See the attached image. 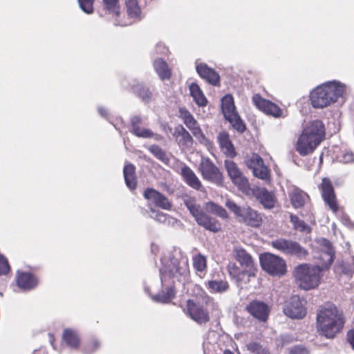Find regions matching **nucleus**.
Instances as JSON below:
<instances>
[{"mask_svg": "<svg viewBox=\"0 0 354 354\" xmlns=\"http://www.w3.org/2000/svg\"><path fill=\"white\" fill-rule=\"evenodd\" d=\"M196 71L201 78L213 86H218L220 76L213 68L209 67L205 63H200L196 66Z\"/></svg>", "mask_w": 354, "mask_h": 354, "instance_id": "aec40b11", "label": "nucleus"}, {"mask_svg": "<svg viewBox=\"0 0 354 354\" xmlns=\"http://www.w3.org/2000/svg\"><path fill=\"white\" fill-rule=\"evenodd\" d=\"M162 268L160 269V279L162 286L178 281L185 283L189 279V267L188 258L180 250H174L167 256L161 259Z\"/></svg>", "mask_w": 354, "mask_h": 354, "instance_id": "f03ea898", "label": "nucleus"}, {"mask_svg": "<svg viewBox=\"0 0 354 354\" xmlns=\"http://www.w3.org/2000/svg\"><path fill=\"white\" fill-rule=\"evenodd\" d=\"M136 167L133 164L126 165L123 169L124 177L127 186L131 190L135 189L137 185L135 176Z\"/></svg>", "mask_w": 354, "mask_h": 354, "instance_id": "473e14b6", "label": "nucleus"}, {"mask_svg": "<svg viewBox=\"0 0 354 354\" xmlns=\"http://www.w3.org/2000/svg\"><path fill=\"white\" fill-rule=\"evenodd\" d=\"M207 290L211 293H223L228 290L230 286L226 280H209L205 283Z\"/></svg>", "mask_w": 354, "mask_h": 354, "instance_id": "7c9ffc66", "label": "nucleus"}, {"mask_svg": "<svg viewBox=\"0 0 354 354\" xmlns=\"http://www.w3.org/2000/svg\"><path fill=\"white\" fill-rule=\"evenodd\" d=\"M187 127L189 129L193 135L196 138L203 137V132L200 129L196 120L192 117L188 120L184 122Z\"/></svg>", "mask_w": 354, "mask_h": 354, "instance_id": "37998d69", "label": "nucleus"}, {"mask_svg": "<svg viewBox=\"0 0 354 354\" xmlns=\"http://www.w3.org/2000/svg\"><path fill=\"white\" fill-rule=\"evenodd\" d=\"M185 205L198 225L212 232L221 230V224L219 221L205 212L194 199L185 200Z\"/></svg>", "mask_w": 354, "mask_h": 354, "instance_id": "39448f33", "label": "nucleus"}, {"mask_svg": "<svg viewBox=\"0 0 354 354\" xmlns=\"http://www.w3.org/2000/svg\"><path fill=\"white\" fill-rule=\"evenodd\" d=\"M205 209L207 212L215 214L222 218H227L228 217L226 210L214 202L206 203Z\"/></svg>", "mask_w": 354, "mask_h": 354, "instance_id": "58836bf2", "label": "nucleus"}, {"mask_svg": "<svg viewBox=\"0 0 354 354\" xmlns=\"http://www.w3.org/2000/svg\"><path fill=\"white\" fill-rule=\"evenodd\" d=\"M198 169L204 180L216 185L223 183V175L220 169L209 158H202Z\"/></svg>", "mask_w": 354, "mask_h": 354, "instance_id": "1a4fd4ad", "label": "nucleus"}, {"mask_svg": "<svg viewBox=\"0 0 354 354\" xmlns=\"http://www.w3.org/2000/svg\"><path fill=\"white\" fill-rule=\"evenodd\" d=\"M344 323L343 315L334 305L322 307L317 310V330L322 336L334 338L343 329Z\"/></svg>", "mask_w": 354, "mask_h": 354, "instance_id": "7ed1b4c3", "label": "nucleus"}, {"mask_svg": "<svg viewBox=\"0 0 354 354\" xmlns=\"http://www.w3.org/2000/svg\"><path fill=\"white\" fill-rule=\"evenodd\" d=\"M223 354H234V353L231 351H230V350H225L223 352Z\"/></svg>", "mask_w": 354, "mask_h": 354, "instance_id": "774afa93", "label": "nucleus"}, {"mask_svg": "<svg viewBox=\"0 0 354 354\" xmlns=\"http://www.w3.org/2000/svg\"><path fill=\"white\" fill-rule=\"evenodd\" d=\"M173 136L181 147H188L192 145L193 139L191 135L182 125H179L174 129Z\"/></svg>", "mask_w": 354, "mask_h": 354, "instance_id": "cd10ccee", "label": "nucleus"}, {"mask_svg": "<svg viewBox=\"0 0 354 354\" xmlns=\"http://www.w3.org/2000/svg\"><path fill=\"white\" fill-rule=\"evenodd\" d=\"M254 273L252 269L245 270L241 272L238 277H236L234 280L238 286H241L243 283H247L250 281V277H254Z\"/></svg>", "mask_w": 354, "mask_h": 354, "instance_id": "c03bdc74", "label": "nucleus"}, {"mask_svg": "<svg viewBox=\"0 0 354 354\" xmlns=\"http://www.w3.org/2000/svg\"><path fill=\"white\" fill-rule=\"evenodd\" d=\"M342 272L347 275H351L354 272V257L353 263L349 265H343Z\"/></svg>", "mask_w": 354, "mask_h": 354, "instance_id": "13d9d810", "label": "nucleus"}, {"mask_svg": "<svg viewBox=\"0 0 354 354\" xmlns=\"http://www.w3.org/2000/svg\"><path fill=\"white\" fill-rule=\"evenodd\" d=\"M98 112L102 117L107 118L108 113L107 111L104 107H98Z\"/></svg>", "mask_w": 354, "mask_h": 354, "instance_id": "0e129e2a", "label": "nucleus"}, {"mask_svg": "<svg viewBox=\"0 0 354 354\" xmlns=\"http://www.w3.org/2000/svg\"><path fill=\"white\" fill-rule=\"evenodd\" d=\"M227 272L230 276V277L234 279L236 277L243 272L239 266H236L235 263H230L227 267Z\"/></svg>", "mask_w": 354, "mask_h": 354, "instance_id": "864d4df0", "label": "nucleus"}, {"mask_svg": "<svg viewBox=\"0 0 354 354\" xmlns=\"http://www.w3.org/2000/svg\"><path fill=\"white\" fill-rule=\"evenodd\" d=\"M318 243L322 250L320 256V259L323 261L322 268L319 266L303 263L297 266L294 270V276L297 283L301 288L306 290L318 286L322 277V269H328L334 261L335 252L331 243L323 238L320 239Z\"/></svg>", "mask_w": 354, "mask_h": 354, "instance_id": "f257e3e1", "label": "nucleus"}, {"mask_svg": "<svg viewBox=\"0 0 354 354\" xmlns=\"http://www.w3.org/2000/svg\"><path fill=\"white\" fill-rule=\"evenodd\" d=\"M246 310L251 315L261 322H266L270 313L268 305L257 300L248 304Z\"/></svg>", "mask_w": 354, "mask_h": 354, "instance_id": "f3484780", "label": "nucleus"}, {"mask_svg": "<svg viewBox=\"0 0 354 354\" xmlns=\"http://www.w3.org/2000/svg\"><path fill=\"white\" fill-rule=\"evenodd\" d=\"M143 196L149 203H152L156 207L165 210H169L171 208L172 205L169 199L162 193L153 188H147Z\"/></svg>", "mask_w": 354, "mask_h": 354, "instance_id": "2eb2a0df", "label": "nucleus"}, {"mask_svg": "<svg viewBox=\"0 0 354 354\" xmlns=\"http://www.w3.org/2000/svg\"><path fill=\"white\" fill-rule=\"evenodd\" d=\"M263 162V159L257 153H253L250 157L248 158L246 160L247 166L254 170L257 167H260L262 165Z\"/></svg>", "mask_w": 354, "mask_h": 354, "instance_id": "a18cd8bd", "label": "nucleus"}, {"mask_svg": "<svg viewBox=\"0 0 354 354\" xmlns=\"http://www.w3.org/2000/svg\"><path fill=\"white\" fill-rule=\"evenodd\" d=\"M103 9L108 15H111L116 18L119 17L120 6L119 0H102Z\"/></svg>", "mask_w": 354, "mask_h": 354, "instance_id": "72a5a7b5", "label": "nucleus"}, {"mask_svg": "<svg viewBox=\"0 0 354 354\" xmlns=\"http://www.w3.org/2000/svg\"><path fill=\"white\" fill-rule=\"evenodd\" d=\"M225 205L234 213L239 222L254 227L261 225L262 221L261 215L250 207L247 205L239 206L230 199L226 200Z\"/></svg>", "mask_w": 354, "mask_h": 354, "instance_id": "423d86ee", "label": "nucleus"}, {"mask_svg": "<svg viewBox=\"0 0 354 354\" xmlns=\"http://www.w3.org/2000/svg\"><path fill=\"white\" fill-rule=\"evenodd\" d=\"M156 52L158 53H166L167 52V48L163 44H158L156 47Z\"/></svg>", "mask_w": 354, "mask_h": 354, "instance_id": "e2e57ef3", "label": "nucleus"}, {"mask_svg": "<svg viewBox=\"0 0 354 354\" xmlns=\"http://www.w3.org/2000/svg\"><path fill=\"white\" fill-rule=\"evenodd\" d=\"M272 246L281 252L299 259H304L308 255L307 250L297 241L286 239H277L272 241Z\"/></svg>", "mask_w": 354, "mask_h": 354, "instance_id": "6e6552de", "label": "nucleus"}, {"mask_svg": "<svg viewBox=\"0 0 354 354\" xmlns=\"http://www.w3.org/2000/svg\"><path fill=\"white\" fill-rule=\"evenodd\" d=\"M321 187L324 201L333 212H336L338 209V206L336 203L333 187L330 180L324 178Z\"/></svg>", "mask_w": 354, "mask_h": 354, "instance_id": "6ab92c4d", "label": "nucleus"}, {"mask_svg": "<svg viewBox=\"0 0 354 354\" xmlns=\"http://www.w3.org/2000/svg\"><path fill=\"white\" fill-rule=\"evenodd\" d=\"M149 216L151 218H153L159 223H165L167 218V214L161 212L156 211L153 208H151V214Z\"/></svg>", "mask_w": 354, "mask_h": 354, "instance_id": "603ef678", "label": "nucleus"}, {"mask_svg": "<svg viewBox=\"0 0 354 354\" xmlns=\"http://www.w3.org/2000/svg\"><path fill=\"white\" fill-rule=\"evenodd\" d=\"M253 174L262 180H267L269 178V170L267 167L265 166L264 163H262V165L260 167H257L254 170H252Z\"/></svg>", "mask_w": 354, "mask_h": 354, "instance_id": "49530a36", "label": "nucleus"}, {"mask_svg": "<svg viewBox=\"0 0 354 354\" xmlns=\"http://www.w3.org/2000/svg\"><path fill=\"white\" fill-rule=\"evenodd\" d=\"M290 219L293 225L294 229L296 230L305 233H310L311 232V227L304 221L300 220L296 215L290 214Z\"/></svg>", "mask_w": 354, "mask_h": 354, "instance_id": "ea45409f", "label": "nucleus"}, {"mask_svg": "<svg viewBox=\"0 0 354 354\" xmlns=\"http://www.w3.org/2000/svg\"><path fill=\"white\" fill-rule=\"evenodd\" d=\"M17 286L22 290H30L35 288L38 283V280L35 275L30 272H17Z\"/></svg>", "mask_w": 354, "mask_h": 354, "instance_id": "4be33fe9", "label": "nucleus"}, {"mask_svg": "<svg viewBox=\"0 0 354 354\" xmlns=\"http://www.w3.org/2000/svg\"><path fill=\"white\" fill-rule=\"evenodd\" d=\"M174 297V289L171 286L167 287L166 292L162 291V292L153 295L152 299L158 303L167 304Z\"/></svg>", "mask_w": 354, "mask_h": 354, "instance_id": "c9c22d12", "label": "nucleus"}, {"mask_svg": "<svg viewBox=\"0 0 354 354\" xmlns=\"http://www.w3.org/2000/svg\"><path fill=\"white\" fill-rule=\"evenodd\" d=\"M294 341V337L290 335H282L278 339V345L285 346Z\"/></svg>", "mask_w": 354, "mask_h": 354, "instance_id": "6e6d98bb", "label": "nucleus"}, {"mask_svg": "<svg viewBox=\"0 0 354 354\" xmlns=\"http://www.w3.org/2000/svg\"><path fill=\"white\" fill-rule=\"evenodd\" d=\"M80 8L86 14H92L94 11V0H77Z\"/></svg>", "mask_w": 354, "mask_h": 354, "instance_id": "de8ad7c7", "label": "nucleus"}, {"mask_svg": "<svg viewBox=\"0 0 354 354\" xmlns=\"http://www.w3.org/2000/svg\"><path fill=\"white\" fill-rule=\"evenodd\" d=\"M319 143L301 133L296 143V151L302 156L312 153Z\"/></svg>", "mask_w": 354, "mask_h": 354, "instance_id": "a211bd4d", "label": "nucleus"}, {"mask_svg": "<svg viewBox=\"0 0 354 354\" xmlns=\"http://www.w3.org/2000/svg\"><path fill=\"white\" fill-rule=\"evenodd\" d=\"M133 91L136 94L145 102L148 103L151 101L152 93L149 88L142 84H138L134 86Z\"/></svg>", "mask_w": 354, "mask_h": 354, "instance_id": "e433bc0d", "label": "nucleus"}, {"mask_svg": "<svg viewBox=\"0 0 354 354\" xmlns=\"http://www.w3.org/2000/svg\"><path fill=\"white\" fill-rule=\"evenodd\" d=\"M193 267L199 272H203L207 269V259L206 257L198 253L192 257Z\"/></svg>", "mask_w": 354, "mask_h": 354, "instance_id": "a19ab883", "label": "nucleus"}, {"mask_svg": "<svg viewBox=\"0 0 354 354\" xmlns=\"http://www.w3.org/2000/svg\"><path fill=\"white\" fill-rule=\"evenodd\" d=\"M142 118L139 115H134L131 118V132L138 138H151L154 133L149 129L141 127Z\"/></svg>", "mask_w": 354, "mask_h": 354, "instance_id": "412c9836", "label": "nucleus"}, {"mask_svg": "<svg viewBox=\"0 0 354 354\" xmlns=\"http://www.w3.org/2000/svg\"><path fill=\"white\" fill-rule=\"evenodd\" d=\"M248 348L250 351L254 354H270L268 349L263 347L261 344L257 342H251L248 345Z\"/></svg>", "mask_w": 354, "mask_h": 354, "instance_id": "8fccbe9b", "label": "nucleus"}, {"mask_svg": "<svg viewBox=\"0 0 354 354\" xmlns=\"http://www.w3.org/2000/svg\"><path fill=\"white\" fill-rule=\"evenodd\" d=\"M254 104L261 111L274 118L282 116V110L274 103L263 99L259 94H255L252 97Z\"/></svg>", "mask_w": 354, "mask_h": 354, "instance_id": "4468645a", "label": "nucleus"}, {"mask_svg": "<svg viewBox=\"0 0 354 354\" xmlns=\"http://www.w3.org/2000/svg\"><path fill=\"white\" fill-rule=\"evenodd\" d=\"M153 138H154V139L156 140H161L162 138V137L160 135H158V134H156V133H154V136H153Z\"/></svg>", "mask_w": 354, "mask_h": 354, "instance_id": "69168bd1", "label": "nucleus"}, {"mask_svg": "<svg viewBox=\"0 0 354 354\" xmlns=\"http://www.w3.org/2000/svg\"><path fill=\"white\" fill-rule=\"evenodd\" d=\"M115 128L120 131V127L118 124H113Z\"/></svg>", "mask_w": 354, "mask_h": 354, "instance_id": "338daca9", "label": "nucleus"}, {"mask_svg": "<svg viewBox=\"0 0 354 354\" xmlns=\"http://www.w3.org/2000/svg\"><path fill=\"white\" fill-rule=\"evenodd\" d=\"M341 221H342V223L344 225H345L346 226H347L348 227H349V228L354 227V223L351 221L350 218L347 215L343 214L341 218Z\"/></svg>", "mask_w": 354, "mask_h": 354, "instance_id": "052dcab7", "label": "nucleus"}, {"mask_svg": "<svg viewBox=\"0 0 354 354\" xmlns=\"http://www.w3.org/2000/svg\"><path fill=\"white\" fill-rule=\"evenodd\" d=\"M340 162L349 164L354 162V153L350 150L342 151L338 157Z\"/></svg>", "mask_w": 354, "mask_h": 354, "instance_id": "3c124183", "label": "nucleus"}, {"mask_svg": "<svg viewBox=\"0 0 354 354\" xmlns=\"http://www.w3.org/2000/svg\"><path fill=\"white\" fill-rule=\"evenodd\" d=\"M62 339L71 348L77 349L80 346V336L77 331L74 329H64L62 333Z\"/></svg>", "mask_w": 354, "mask_h": 354, "instance_id": "c85d7f7f", "label": "nucleus"}, {"mask_svg": "<svg viewBox=\"0 0 354 354\" xmlns=\"http://www.w3.org/2000/svg\"><path fill=\"white\" fill-rule=\"evenodd\" d=\"M302 133L312 140H315L318 143L324 140L325 136V128L322 121L316 120L311 121L306 126Z\"/></svg>", "mask_w": 354, "mask_h": 354, "instance_id": "dca6fc26", "label": "nucleus"}, {"mask_svg": "<svg viewBox=\"0 0 354 354\" xmlns=\"http://www.w3.org/2000/svg\"><path fill=\"white\" fill-rule=\"evenodd\" d=\"M290 203L295 208H301L309 200L308 195L297 187H293L289 193Z\"/></svg>", "mask_w": 354, "mask_h": 354, "instance_id": "a878e982", "label": "nucleus"}, {"mask_svg": "<svg viewBox=\"0 0 354 354\" xmlns=\"http://www.w3.org/2000/svg\"><path fill=\"white\" fill-rule=\"evenodd\" d=\"M149 151L159 160L165 165H169L170 159L167 153L157 145H152Z\"/></svg>", "mask_w": 354, "mask_h": 354, "instance_id": "4c0bfd02", "label": "nucleus"}, {"mask_svg": "<svg viewBox=\"0 0 354 354\" xmlns=\"http://www.w3.org/2000/svg\"><path fill=\"white\" fill-rule=\"evenodd\" d=\"M221 109L225 119L237 113L232 95H226L222 98Z\"/></svg>", "mask_w": 354, "mask_h": 354, "instance_id": "2f4dec72", "label": "nucleus"}, {"mask_svg": "<svg viewBox=\"0 0 354 354\" xmlns=\"http://www.w3.org/2000/svg\"><path fill=\"white\" fill-rule=\"evenodd\" d=\"M125 3L128 18L124 20L115 18L114 21L115 26H129L134 21L141 19L142 11L138 0H125Z\"/></svg>", "mask_w": 354, "mask_h": 354, "instance_id": "9d476101", "label": "nucleus"}, {"mask_svg": "<svg viewBox=\"0 0 354 354\" xmlns=\"http://www.w3.org/2000/svg\"><path fill=\"white\" fill-rule=\"evenodd\" d=\"M100 346V342L96 338L91 339L84 346V353L91 354L97 351Z\"/></svg>", "mask_w": 354, "mask_h": 354, "instance_id": "09e8293b", "label": "nucleus"}, {"mask_svg": "<svg viewBox=\"0 0 354 354\" xmlns=\"http://www.w3.org/2000/svg\"><path fill=\"white\" fill-rule=\"evenodd\" d=\"M347 341L351 346L352 348L354 350V330H350L348 331L347 335Z\"/></svg>", "mask_w": 354, "mask_h": 354, "instance_id": "680f3d73", "label": "nucleus"}, {"mask_svg": "<svg viewBox=\"0 0 354 354\" xmlns=\"http://www.w3.org/2000/svg\"><path fill=\"white\" fill-rule=\"evenodd\" d=\"M257 200L267 209L274 207L276 199L274 194L268 191L266 188H259L254 192Z\"/></svg>", "mask_w": 354, "mask_h": 354, "instance_id": "393cba45", "label": "nucleus"}, {"mask_svg": "<svg viewBox=\"0 0 354 354\" xmlns=\"http://www.w3.org/2000/svg\"><path fill=\"white\" fill-rule=\"evenodd\" d=\"M232 253L235 259L241 266L252 269L254 266V260L252 256L243 248L234 246Z\"/></svg>", "mask_w": 354, "mask_h": 354, "instance_id": "5701e85b", "label": "nucleus"}, {"mask_svg": "<svg viewBox=\"0 0 354 354\" xmlns=\"http://www.w3.org/2000/svg\"><path fill=\"white\" fill-rule=\"evenodd\" d=\"M226 120L232 124L234 129L240 133H243L246 129L245 123L241 119L238 113L226 118Z\"/></svg>", "mask_w": 354, "mask_h": 354, "instance_id": "79ce46f5", "label": "nucleus"}, {"mask_svg": "<svg viewBox=\"0 0 354 354\" xmlns=\"http://www.w3.org/2000/svg\"><path fill=\"white\" fill-rule=\"evenodd\" d=\"M224 165L232 183L241 189L246 188L248 185V179L244 176L237 165L231 160H225Z\"/></svg>", "mask_w": 354, "mask_h": 354, "instance_id": "f8f14e48", "label": "nucleus"}, {"mask_svg": "<svg viewBox=\"0 0 354 354\" xmlns=\"http://www.w3.org/2000/svg\"><path fill=\"white\" fill-rule=\"evenodd\" d=\"M10 271V266L7 259L0 254V275L6 274Z\"/></svg>", "mask_w": 354, "mask_h": 354, "instance_id": "5fc2aeb1", "label": "nucleus"}, {"mask_svg": "<svg viewBox=\"0 0 354 354\" xmlns=\"http://www.w3.org/2000/svg\"><path fill=\"white\" fill-rule=\"evenodd\" d=\"M153 66L162 80L169 79L170 77L171 71L169 70L167 63L162 59H156L153 62Z\"/></svg>", "mask_w": 354, "mask_h": 354, "instance_id": "f704fd0d", "label": "nucleus"}, {"mask_svg": "<svg viewBox=\"0 0 354 354\" xmlns=\"http://www.w3.org/2000/svg\"><path fill=\"white\" fill-rule=\"evenodd\" d=\"M285 315L292 319H301L306 315V310L299 296H292L283 308Z\"/></svg>", "mask_w": 354, "mask_h": 354, "instance_id": "ddd939ff", "label": "nucleus"}, {"mask_svg": "<svg viewBox=\"0 0 354 354\" xmlns=\"http://www.w3.org/2000/svg\"><path fill=\"white\" fill-rule=\"evenodd\" d=\"M189 88L190 95L196 104L198 106H205L207 104V100L199 86L196 83H192Z\"/></svg>", "mask_w": 354, "mask_h": 354, "instance_id": "c756f323", "label": "nucleus"}, {"mask_svg": "<svg viewBox=\"0 0 354 354\" xmlns=\"http://www.w3.org/2000/svg\"><path fill=\"white\" fill-rule=\"evenodd\" d=\"M217 138L222 152L230 158L234 157L236 153L228 133L225 131H221L218 135Z\"/></svg>", "mask_w": 354, "mask_h": 354, "instance_id": "b1692460", "label": "nucleus"}, {"mask_svg": "<svg viewBox=\"0 0 354 354\" xmlns=\"http://www.w3.org/2000/svg\"><path fill=\"white\" fill-rule=\"evenodd\" d=\"M346 88L344 83L337 80L328 81L317 86L310 94L312 106L316 109H323L339 99L342 100Z\"/></svg>", "mask_w": 354, "mask_h": 354, "instance_id": "20e7f679", "label": "nucleus"}, {"mask_svg": "<svg viewBox=\"0 0 354 354\" xmlns=\"http://www.w3.org/2000/svg\"><path fill=\"white\" fill-rule=\"evenodd\" d=\"M180 117L183 120L184 122L188 120L189 118L193 117L189 111L185 108H181L179 110Z\"/></svg>", "mask_w": 354, "mask_h": 354, "instance_id": "bf43d9fd", "label": "nucleus"}, {"mask_svg": "<svg viewBox=\"0 0 354 354\" xmlns=\"http://www.w3.org/2000/svg\"><path fill=\"white\" fill-rule=\"evenodd\" d=\"M187 310L189 317L199 324L209 321V312L200 303L189 299L187 302Z\"/></svg>", "mask_w": 354, "mask_h": 354, "instance_id": "9b49d317", "label": "nucleus"}, {"mask_svg": "<svg viewBox=\"0 0 354 354\" xmlns=\"http://www.w3.org/2000/svg\"><path fill=\"white\" fill-rule=\"evenodd\" d=\"M180 174L185 182L192 188L199 190L202 187L199 178L188 166L182 167Z\"/></svg>", "mask_w": 354, "mask_h": 354, "instance_id": "bb28decb", "label": "nucleus"}, {"mask_svg": "<svg viewBox=\"0 0 354 354\" xmlns=\"http://www.w3.org/2000/svg\"><path fill=\"white\" fill-rule=\"evenodd\" d=\"M290 354H308V349L302 345H296L290 348Z\"/></svg>", "mask_w": 354, "mask_h": 354, "instance_id": "4d7b16f0", "label": "nucleus"}, {"mask_svg": "<svg viewBox=\"0 0 354 354\" xmlns=\"http://www.w3.org/2000/svg\"><path fill=\"white\" fill-rule=\"evenodd\" d=\"M262 269L272 276L281 277L286 272V263L282 258L271 253H265L259 257Z\"/></svg>", "mask_w": 354, "mask_h": 354, "instance_id": "0eeeda50", "label": "nucleus"}]
</instances>
